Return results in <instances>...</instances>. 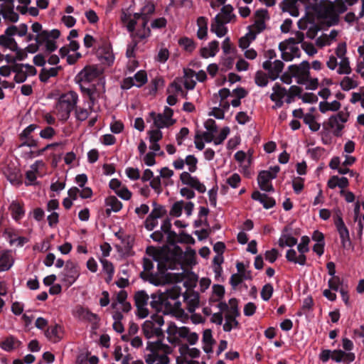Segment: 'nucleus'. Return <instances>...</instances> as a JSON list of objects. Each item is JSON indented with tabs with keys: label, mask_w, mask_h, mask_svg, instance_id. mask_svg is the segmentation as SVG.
<instances>
[{
	"label": "nucleus",
	"mask_w": 364,
	"mask_h": 364,
	"mask_svg": "<svg viewBox=\"0 0 364 364\" xmlns=\"http://www.w3.org/2000/svg\"><path fill=\"white\" fill-rule=\"evenodd\" d=\"M281 247H293L297 243V239L289 234L282 233L278 241Z\"/></svg>",
	"instance_id": "nucleus-53"
},
{
	"label": "nucleus",
	"mask_w": 364,
	"mask_h": 364,
	"mask_svg": "<svg viewBox=\"0 0 364 364\" xmlns=\"http://www.w3.org/2000/svg\"><path fill=\"white\" fill-rule=\"evenodd\" d=\"M340 107L341 103L337 100H334L331 102H321L319 103V110L322 113H325L328 111H338Z\"/></svg>",
	"instance_id": "nucleus-54"
},
{
	"label": "nucleus",
	"mask_w": 364,
	"mask_h": 364,
	"mask_svg": "<svg viewBox=\"0 0 364 364\" xmlns=\"http://www.w3.org/2000/svg\"><path fill=\"white\" fill-rule=\"evenodd\" d=\"M28 26L25 23H21L18 26H11L7 28V33L10 35H18V36H25L27 34Z\"/></svg>",
	"instance_id": "nucleus-52"
},
{
	"label": "nucleus",
	"mask_w": 364,
	"mask_h": 364,
	"mask_svg": "<svg viewBox=\"0 0 364 364\" xmlns=\"http://www.w3.org/2000/svg\"><path fill=\"white\" fill-rule=\"evenodd\" d=\"M183 296L186 309L189 313H194L200 304L199 294L193 290H186Z\"/></svg>",
	"instance_id": "nucleus-28"
},
{
	"label": "nucleus",
	"mask_w": 364,
	"mask_h": 364,
	"mask_svg": "<svg viewBox=\"0 0 364 364\" xmlns=\"http://www.w3.org/2000/svg\"><path fill=\"white\" fill-rule=\"evenodd\" d=\"M182 78H176L168 86L167 92L168 93L180 95L183 98H187V92L183 89Z\"/></svg>",
	"instance_id": "nucleus-40"
},
{
	"label": "nucleus",
	"mask_w": 364,
	"mask_h": 364,
	"mask_svg": "<svg viewBox=\"0 0 364 364\" xmlns=\"http://www.w3.org/2000/svg\"><path fill=\"white\" fill-rule=\"evenodd\" d=\"M101 74V71L95 65L86 66L82 69L76 76V80L80 84V87L84 85L87 86L88 85L97 82V80H102L99 79Z\"/></svg>",
	"instance_id": "nucleus-12"
},
{
	"label": "nucleus",
	"mask_w": 364,
	"mask_h": 364,
	"mask_svg": "<svg viewBox=\"0 0 364 364\" xmlns=\"http://www.w3.org/2000/svg\"><path fill=\"white\" fill-rule=\"evenodd\" d=\"M272 179V176H270V173L267 171H260L257 177V181L260 189L266 192L274 191V188L271 182Z\"/></svg>",
	"instance_id": "nucleus-33"
},
{
	"label": "nucleus",
	"mask_w": 364,
	"mask_h": 364,
	"mask_svg": "<svg viewBox=\"0 0 364 364\" xmlns=\"http://www.w3.org/2000/svg\"><path fill=\"white\" fill-rule=\"evenodd\" d=\"M63 331L58 324L49 326L45 332L46 338L52 343H56L63 338Z\"/></svg>",
	"instance_id": "nucleus-36"
},
{
	"label": "nucleus",
	"mask_w": 364,
	"mask_h": 364,
	"mask_svg": "<svg viewBox=\"0 0 364 364\" xmlns=\"http://www.w3.org/2000/svg\"><path fill=\"white\" fill-rule=\"evenodd\" d=\"M230 310L229 313L225 315V323L223 324V330L230 332L232 328H237L239 325L236 317L239 315L237 308V300L235 298L229 300Z\"/></svg>",
	"instance_id": "nucleus-18"
},
{
	"label": "nucleus",
	"mask_w": 364,
	"mask_h": 364,
	"mask_svg": "<svg viewBox=\"0 0 364 364\" xmlns=\"http://www.w3.org/2000/svg\"><path fill=\"white\" fill-rule=\"evenodd\" d=\"M302 90L300 87L296 85H292L289 87V90H287V97L285 98V102L287 104H290L294 100V97L296 96H299Z\"/></svg>",
	"instance_id": "nucleus-59"
},
{
	"label": "nucleus",
	"mask_w": 364,
	"mask_h": 364,
	"mask_svg": "<svg viewBox=\"0 0 364 364\" xmlns=\"http://www.w3.org/2000/svg\"><path fill=\"white\" fill-rule=\"evenodd\" d=\"M135 306L137 308L136 315L140 318H144L149 315L147 309L149 296L145 291H138L135 293L134 296Z\"/></svg>",
	"instance_id": "nucleus-23"
},
{
	"label": "nucleus",
	"mask_w": 364,
	"mask_h": 364,
	"mask_svg": "<svg viewBox=\"0 0 364 364\" xmlns=\"http://www.w3.org/2000/svg\"><path fill=\"white\" fill-rule=\"evenodd\" d=\"M313 10L318 17L324 20L329 26L335 25L338 22V17L333 9L332 2L321 1L314 2L312 5Z\"/></svg>",
	"instance_id": "nucleus-9"
},
{
	"label": "nucleus",
	"mask_w": 364,
	"mask_h": 364,
	"mask_svg": "<svg viewBox=\"0 0 364 364\" xmlns=\"http://www.w3.org/2000/svg\"><path fill=\"white\" fill-rule=\"evenodd\" d=\"M203 349L206 353L213 352V345L215 341L213 338L212 331L210 329H205L203 333Z\"/></svg>",
	"instance_id": "nucleus-43"
},
{
	"label": "nucleus",
	"mask_w": 364,
	"mask_h": 364,
	"mask_svg": "<svg viewBox=\"0 0 364 364\" xmlns=\"http://www.w3.org/2000/svg\"><path fill=\"white\" fill-rule=\"evenodd\" d=\"M0 13L5 20L16 22L18 14L14 11V0H0Z\"/></svg>",
	"instance_id": "nucleus-26"
},
{
	"label": "nucleus",
	"mask_w": 364,
	"mask_h": 364,
	"mask_svg": "<svg viewBox=\"0 0 364 364\" xmlns=\"http://www.w3.org/2000/svg\"><path fill=\"white\" fill-rule=\"evenodd\" d=\"M82 92L86 95L90 101L92 105H94L100 98L102 97L105 92V82L97 80V82L85 86L81 85Z\"/></svg>",
	"instance_id": "nucleus-13"
},
{
	"label": "nucleus",
	"mask_w": 364,
	"mask_h": 364,
	"mask_svg": "<svg viewBox=\"0 0 364 364\" xmlns=\"http://www.w3.org/2000/svg\"><path fill=\"white\" fill-rule=\"evenodd\" d=\"M143 267L145 272H147V279L150 283L159 286L164 284L165 279L163 277L152 273H149L154 268V263L151 259L144 258Z\"/></svg>",
	"instance_id": "nucleus-31"
},
{
	"label": "nucleus",
	"mask_w": 364,
	"mask_h": 364,
	"mask_svg": "<svg viewBox=\"0 0 364 364\" xmlns=\"http://www.w3.org/2000/svg\"><path fill=\"white\" fill-rule=\"evenodd\" d=\"M287 90L285 87H282L278 82L275 83L272 87V93L270 95V99L274 102L273 108L282 107L284 101L283 99L287 97Z\"/></svg>",
	"instance_id": "nucleus-29"
},
{
	"label": "nucleus",
	"mask_w": 364,
	"mask_h": 364,
	"mask_svg": "<svg viewBox=\"0 0 364 364\" xmlns=\"http://www.w3.org/2000/svg\"><path fill=\"white\" fill-rule=\"evenodd\" d=\"M12 72L15 73L14 80L17 83L25 82L28 76L35 75L36 69L28 64H12Z\"/></svg>",
	"instance_id": "nucleus-19"
},
{
	"label": "nucleus",
	"mask_w": 364,
	"mask_h": 364,
	"mask_svg": "<svg viewBox=\"0 0 364 364\" xmlns=\"http://www.w3.org/2000/svg\"><path fill=\"white\" fill-rule=\"evenodd\" d=\"M173 110L168 107H165L163 113L151 112L149 114L150 119L153 120L154 127L160 129L168 128L176 122V120L173 119Z\"/></svg>",
	"instance_id": "nucleus-11"
},
{
	"label": "nucleus",
	"mask_w": 364,
	"mask_h": 364,
	"mask_svg": "<svg viewBox=\"0 0 364 364\" xmlns=\"http://www.w3.org/2000/svg\"><path fill=\"white\" fill-rule=\"evenodd\" d=\"M166 235L167 242L173 247L169 249L164 257V261L159 264V266L162 265L166 269H178L181 267L183 264H191L194 258L195 252L191 250L190 254H184L182 249L176 245L178 243V235L174 231H169Z\"/></svg>",
	"instance_id": "nucleus-2"
},
{
	"label": "nucleus",
	"mask_w": 364,
	"mask_h": 364,
	"mask_svg": "<svg viewBox=\"0 0 364 364\" xmlns=\"http://www.w3.org/2000/svg\"><path fill=\"white\" fill-rule=\"evenodd\" d=\"M55 134H56V131L50 126H48V127H45L39 133V136L42 139H47V140L52 139Z\"/></svg>",
	"instance_id": "nucleus-63"
},
{
	"label": "nucleus",
	"mask_w": 364,
	"mask_h": 364,
	"mask_svg": "<svg viewBox=\"0 0 364 364\" xmlns=\"http://www.w3.org/2000/svg\"><path fill=\"white\" fill-rule=\"evenodd\" d=\"M289 73L296 79L298 84L305 83L310 75V64L308 61L304 60L296 65H291L288 68Z\"/></svg>",
	"instance_id": "nucleus-16"
},
{
	"label": "nucleus",
	"mask_w": 364,
	"mask_h": 364,
	"mask_svg": "<svg viewBox=\"0 0 364 364\" xmlns=\"http://www.w3.org/2000/svg\"><path fill=\"white\" fill-rule=\"evenodd\" d=\"M14 264L11 250H0V272L9 270Z\"/></svg>",
	"instance_id": "nucleus-38"
},
{
	"label": "nucleus",
	"mask_w": 364,
	"mask_h": 364,
	"mask_svg": "<svg viewBox=\"0 0 364 364\" xmlns=\"http://www.w3.org/2000/svg\"><path fill=\"white\" fill-rule=\"evenodd\" d=\"M304 122L309 125V129L313 132H317L320 129V124L316 122L311 114H306L304 117Z\"/></svg>",
	"instance_id": "nucleus-58"
},
{
	"label": "nucleus",
	"mask_w": 364,
	"mask_h": 364,
	"mask_svg": "<svg viewBox=\"0 0 364 364\" xmlns=\"http://www.w3.org/2000/svg\"><path fill=\"white\" fill-rule=\"evenodd\" d=\"M334 224L341 238V243L344 249H349L351 246L349 231L345 225L342 213L340 210H337L333 215Z\"/></svg>",
	"instance_id": "nucleus-15"
},
{
	"label": "nucleus",
	"mask_w": 364,
	"mask_h": 364,
	"mask_svg": "<svg viewBox=\"0 0 364 364\" xmlns=\"http://www.w3.org/2000/svg\"><path fill=\"white\" fill-rule=\"evenodd\" d=\"M147 74L144 70L138 71L134 77H125L121 84L123 90H129L133 86L141 87L147 82Z\"/></svg>",
	"instance_id": "nucleus-20"
},
{
	"label": "nucleus",
	"mask_w": 364,
	"mask_h": 364,
	"mask_svg": "<svg viewBox=\"0 0 364 364\" xmlns=\"http://www.w3.org/2000/svg\"><path fill=\"white\" fill-rule=\"evenodd\" d=\"M284 64L280 60H274L273 62L265 60L262 63V68L267 72L271 80H277L283 70Z\"/></svg>",
	"instance_id": "nucleus-25"
},
{
	"label": "nucleus",
	"mask_w": 364,
	"mask_h": 364,
	"mask_svg": "<svg viewBox=\"0 0 364 364\" xmlns=\"http://www.w3.org/2000/svg\"><path fill=\"white\" fill-rule=\"evenodd\" d=\"M346 44L345 43H339L335 51L336 55L340 59L337 70V73L339 75H349L352 72L349 58L346 55Z\"/></svg>",
	"instance_id": "nucleus-17"
},
{
	"label": "nucleus",
	"mask_w": 364,
	"mask_h": 364,
	"mask_svg": "<svg viewBox=\"0 0 364 364\" xmlns=\"http://www.w3.org/2000/svg\"><path fill=\"white\" fill-rule=\"evenodd\" d=\"M181 293V288L177 285H173L166 289L165 292L159 295L152 294L151 306L157 311L164 309L166 313L183 312L181 303L177 300Z\"/></svg>",
	"instance_id": "nucleus-3"
},
{
	"label": "nucleus",
	"mask_w": 364,
	"mask_h": 364,
	"mask_svg": "<svg viewBox=\"0 0 364 364\" xmlns=\"http://www.w3.org/2000/svg\"><path fill=\"white\" fill-rule=\"evenodd\" d=\"M274 289L271 284H266L261 291V297L264 301H269L273 294Z\"/></svg>",
	"instance_id": "nucleus-62"
},
{
	"label": "nucleus",
	"mask_w": 364,
	"mask_h": 364,
	"mask_svg": "<svg viewBox=\"0 0 364 364\" xmlns=\"http://www.w3.org/2000/svg\"><path fill=\"white\" fill-rule=\"evenodd\" d=\"M61 70V66H56L49 69L43 68L39 73V79L43 82H47L50 77H56Z\"/></svg>",
	"instance_id": "nucleus-44"
},
{
	"label": "nucleus",
	"mask_w": 364,
	"mask_h": 364,
	"mask_svg": "<svg viewBox=\"0 0 364 364\" xmlns=\"http://www.w3.org/2000/svg\"><path fill=\"white\" fill-rule=\"evenodd\" d=\"M146 350L150 351L145 357L146 364H168V355L173 350L172 347L164 343L161 340L147 342Z\"/></svg>",
	"instance_id": "nucleus-5"
},
{
	"label": "nucleus",
	"mask_w": 364,
	"mask_h": 364,
	"mask_svg": "<svg viewBox=\"0 0 364 364\" xmlns=\"http://www.w3.org/2000/svg\"><path fill=\"white\" fill-rule=\"evenodd\" d=\"M254 17V23L249 26V30L257 35L266 28V21L269 19V16L267 9H259L255 12Z\"/></svg>",
	"instance_id": "nucleus-22"
},
{
	"label": "nucleus",
	"mask_w": 364,
	"mask_h": 364,
	"mask_svg": "<svg viewBox=\"0 0 364 364\" xmlns=\"http://www.w3.org/2000/svg\"><path fill=\"white\" fill-rule=\"evenodd\" d=\"M60 33L57 29L50 31H43L39 35H36L35 43H31L27 46V50L30 53L37 52L40 46H44L45 50L51 53L58 48L56 39L59 38Z\"/></svg>",
	"instance_id": "nucleus-6"
},
{
	"label": "nucleus",
	"mask_w": 364,
	"mask_h": 364,
	"mask_svg": "<svg viewBox=\"0 0 364 364\" xmlns=\"http://www.w3.org/2000/svg\"><path fill=\"white\" fill-rule=\"evenodd\" d=\"M21 342L13 336L6 337L0 344V347L5 351L10 352L18 348Z\"/></svg>",
	"instance_id": "nucleus-41"
},
{
	"label": "nucleus",
	"mask_w": 364,
	"mask_h": 364,
	"mask_svg": "<svg viewBox=\"0 0 364 364\" xmlns=\"http://www.w3.org/2000/svg\"><path fill=\"white\" fill-rule=\"evenodd\" d=\"M326 150L324 148L317 146L313 149H309L308 153L311 158L314 160L318 161L321 159L325 154Z\"/></svg>",
	"instance_id": "nucleus-60"
},
{
	"label": "nucleus",
	"mask_w": 364,
	"mask_h": 364,
	"mask_svg": "<svg viewBox=\"0 0 364 364\" xmlns=\"http://www.w3.org/2000/svg\"><path fill=\"white\" fill-rule=\"evenodd\" d=\"M179 45L183 48V49L188 52H192L195 48L196 45L194 41L188 38H182L178 41Z\"/></svg>",
	"instance_id": "nucleus-61"
},
{
	"label": "nucleus",
	"mask_w": 364,
	"mask_h": 364,
	"mask_svg": "<svg viewBox=\"0 0 364 364\" xmlns=\"http://www.w3.org/2000/svg\"><path fill=\"white\" fill-rule=\"evenodd\" d=\"M217 15L220 16V20L227 23L231 22V21L235 18L233 14V7L230 4L224 5L221 9L220 13Z\"/></svg>",
	"instance_id": "nucleus-49"
},
{
	"label": "nucleus",
	"mask_w": 364,
	"mask_h": 364,
	"mask_svg": "<svg viewBox=\"0 0 364 364\" xmlns=\"http://www.w3.org/2000/svg\"><path fill=\"white\" fill-rule=\"evenodd\" d=\"M179 352L181 357L186 358L187 356L191 358H197L200 355V351L196 348H189L186 344H181L179 347Z\"/></svg>",
	"instance_id": "nucleus-50"
},
{
	"label": "nucleus",
	"mask_w": 364,
	"mask_h": 364,
	"mask_svg": "<svg viewBox=\"0 0 364 364\" xmlns=\"http://www.w3.org/2000/svg\"><path fill=\"white\" fill-rule=\"evenodd\" d=\"M164 323V320L162 316L158 314L152 316L150 319L145 321L142 324L143 334L148 339L154 337L164 338V334L161 329Z\"/></svg>",
	"instance_id": "nucleus-8"
},
{
	"label": "nucleus",
	"mask_w": 364,
	"mask_h": 364,
	"mask_svg": "<svg viewBox=\"0 0 364 364\" xmlns=\"http://www.w3.org/2000/svg\"><path fill=\"white\" fill-rule=\"evenodd\" d=\"M9 210L16 222H19L25 216L24 203L21 201L13 200L9 205Z\"/></svg>",
	"instance_id": "nucleus-32"
},
{
	"label": "nucleus",
	"mask_w": 364,
	"mask_h": 364,
	"mask_svg": "<svg viewBox=\"0 0 364 364\" xmlns=\"http://www.w3.org/2000/svg\"><path fill=\"white\" fill-rule=\"evenodd\" d=\"M17 43L14 38V35L7 33L6 28L4 34L0 36V46L12 50L17 49Z\"/></svg>",
	"instance_id": "nucleus-46"
},
{
	"label": "nucleus",
	"mask_w": 364,
	"mask_h": 364,
	"mask_svg": "<svg viewBox=\"0 0 364 364\" xmlns=\"http://www.w3.org/2000/svg\"><path fill=\"white\" fill-rule=\"evenodd\" d=\"M257 34L249 30L244 36L239 39V47L242 49H246L249 47L250 43L255 40Z\"/></svg>",
	"instance_id": "nucleus-55"
},
{
	"label": "nucleus",
	"mask_w": 364,
	"mask_h": 364,
	"mask_svg": "<svg viewBox=\"0 0 364 364\" xmlns=\"http://www.w3.org/2000/svg\"><path fill=\"white\" fill-rule=\"evenodd\" d=\"M286 259L289 262L294 264H299L302 266L305 265L306 262V255L299 253V255L297 256L296 252L294 249H289L287 251Z\"/></svg>",
	"instance_id": "nucleus-47"
},
{
	"label": "nucleus",
	"mask_w": 364,
	"mask_h": 364,
	"mask_svg": "<svg viewBox=\"0 0 364 364\" xmlns=\"http://www.w3.org/2000/svg\"><path fill=\"white\" fill-rule=\"evenodd\" d=\"M226 23H227L223 22V21L220 20L219 15H216L211 23L210 31L215 33L218 37L221 38L228 32V29L225 26Z\"/></svg>",
	"instance_id": "nucleus-37"
},
{
	"label": "nucleus",
	"mask_w": 364,
	"mask_h": 364,
	"mask_svg": "<svg viewBox=\"0 0 364 364\" xmlns=\"http://www.w3.org/2000/svg\"><path fill=\"white\" fill-rule=\"evenodd\" d=\"M235 159L239 163L242 173L248 176L250 174V166L251 165V158L247 157V154L243 151H238L235 154Z\"/></svg>",
	"instance_id": "nucleus-34"
},
{
	"label": "nucleus",
	"mask_w": 364,
	"mask_h": 364,
	"mask_svg": "<svg viewBox=\"0 0 364 364\" xmlns=\"http://www.w3.org/2000/svg\"><path fill=\"white\" fill-rule=\"evenodd\" d=\"M334 224L341 238V243L344 249H349L351 246L349 231L345 225L342 213L340 210H337L333 215Z\"/></svg>",
	"instance_id": "nucleus-14"
},
{
	"label": "nucleus",
	"mask_w": 364,
	"mask_h": 364,
	"mask_svg": "<svg viewBox=\"0 0 364 364\" xmlns=\"http://www.w3.org/2000/svg\"><path fill=\"white\" fill-rule=\"evenodd\" d=\"M78 95L75 92L70 91L60 96L54 109V114L60 121H66L70 112L76 107Z\"/></svg>",
	"instance_id": "nucleus-7"
},
{
	"label": "nucleus",
	"mask_w": 364,
	"mask_h": 364,
	"mask_svg": "<svg viewBox=\"0 0 364 364\" xmlns=\"http://www.w3.org/2000/svg\"><path fill=\"white\" fill-rule=\"evenodd\" d=\"M106 214L109 216L112 212L117 213L122 208V203L116 196H110L105 199Z\"/></svg>",
	"instance_id": "nucleus-39"
},
{
	"label": "nucleus",
	"mask_w": 364,
	"mask_h": 364,
	"mask_svg": "<svg viewBox=\"0 0 364 364\" xmlns=\"http://www.w3.org/2000/svg\"><path fill=\"white\" fill-rule=\"evenodd\" d=\"M279 48L282 52V58L285 61H291L295 58H299L301 50L298 46L288 43L287 41L281 42Z\"/></svg>",
	"instance_id": "nucleus-24"
},
{
	"label": "nucleus",
	"mask_w": 364,
	"mask_h": 364,
	"mask_svg": "<svg viewBox=\"0 0 364 364\" xmlns=\"http://www.w3.org/2000/svg\"><path fill=\"white\" fill-rule=\"evenodd\" d=\"M269 79V75L264 71L258 70L255 73V82L259 87H266L268 85Z\"/></svg>",
	"instance_id": "nucleus-57"
},
{
	"label": "nucleus",
	"mask_w": 364,
	"mask_h": 364,
	"mask_svg": "<svg viewBox=\"0 0 364 364\" xmlns=\"http://www.w3.org/2000/svg\"><path fill=\"white\" fill-rule=\"evenodd\" d=\"M153 5L145 6L141 13L134 14L122 13L121 21L130 33L132 42L127 46L126 56L129 58L135 57V50L139 41L148 38L151 36L150 28L147 26L150 15L154 12Z\"/></svg>",
	"instance_id": "nucleus-1"
},
{
	"label": "nucleus",
	"mask_w": 364,
	"mask_h": 364,
	"mask_svg": "<svg viewBox=\"0 0 364 364\" xmlns=\"http://www.w3.org/2000/svg\"><path fill=\"white\" fill-rule=\"evenodd\" d=\"M73 316L81 320L89 321L92 323H97L100 318L96 314L91 312L88 309L82 306H77L73 310Z\"/></svg>",
	"instance_id": "nucleus-30"
},
{
	"label": "nucleus",
	"mask_w": 364,
	"mask_h": 364,
	"mask_svg": "<svg viewBox=\"0 0 364 364\" xmlns=\"http://www.w3.org/2000/svg\"><path fill=\"white\" fill-rule=\"evenodd\" d=\"M167 340L174 346L182 344L183 341H186L189 345L193 346L198 341V335L195 332H191L187 326L178 327L175 323L170 322L166 329Z\"/></svg>",
	"instance_id": "nucleus-4"
},
{
	"label": "nucleus",
	"mask_w": 364,
	"mask_h": 364,
	"mask_svg": "<svg viewBox=\"0 0 364 364\" xmlns=\"http://www.w3.org/2000/svg\"><path fill=\"white\" fill-rule=\"evenodd\" d=\"M348 119V114L344 112H338L332 115L323 124L324 129L331 132L336 136H341L345 123Z\"/></svg>",
	"instance_id": "nucleus-10"
},
{
	"label": "nucleus",
	"mask_w": 364,
	"mask_h": 364,
	"mask_svg": "<svg viewBox=\"0 0 364 364\" xmlns=\"http://www.w3.org/2000/svg\"><path fill=\"white\" fill-rule=\"evenodd\" d=\"M219 50V43L217 41H213L208 43L207 47L200 49V55L204 58L213 57Z\"/></svg>",
	"instance_id": "nucleus-45"
},
{
	"label": "nucleus",
	"mask_w": 364,
	"mask_h": 364,
	"mask_svg": "<svg viewBox=\"0 0 364 364\" xmlns=\"http://www.w3.org/2000/svg\"><path fill=\"white\" fill-rule=\"evenodd\" d=\"M180 180L183 184L194 188L200 193H204L206 191V188L196 176H193L190 173L183 171L180 175Z\"/></svg>",
	"instance_id": "nucleus-27"
},
{
	"label": "nucleus",
	"mask_w": 364,
	"mask_h": 364,
	"mask_svg": "<svg viewBox=\"0 0 364 364\" xmlns=\"http://www.w3.org/2000/svg\"><path fill=\"white\" fill-rule=\"evenodd\" d=\"M16 53L15 56L11 57L9 55L6 56V60L8 63H16V60H23L27 58V53H29L27 50V47L25 49H21L17 46V49L12 50Z\"/></svg>",
	"instance_id": "nucleus-51"
},
{
	"label": "nucleus",
	"mask_w": 364,
	"mask_h": 364,
	"mask_svg": "<svg viewBox=\"0 0 364 364\" xmlns=\"http://www.w3.org/2000/svg\"><path fill=\"white\" fill-rule=\"evenodd\" d=\"M195 71L191 69L184 70V75L182 78L183 86L186 90H193L196 87V82L194 80Z\"/></svg>",
	"instance_id": "nucleus-48"
},
{
	"label": "nucleus",
	"mask_w": 364,
	"mask_h": 364,
	"mask_svg": "<svg viewBox=\"0 0 364 364\" xmlns=\"http://www.w3.org/2000/svg\"><path fill=\"white\" fill-rule=\"evenodd\" d=\"M252 198L255 200L259 201L262 204L265 209L273 208L276 205L275 200L265 193H261L258 191H255L252 193Z\"/></svg>",
	"instance_id": "nucleus-35"
},
{
	"label": "nucleus",
	"mask_w": 364,
	"mask_h": 364,
	"mask_svg": "<svg viewBox=\"0 0 364 364\" xmlns=\"http://www.w3.org/2000/svg\"><path fill=\"white\" fill-rule=\"evenodd\" d=\"M62 275V282L66 286L70 287L80 276L78 265L72 261H68Z\"/></svg>",
	"instance_id": "nucleus-21"
},
{
	"label": "nucleus",
	"mask_w": 364,
	"mask_h": 364,
	"mask_svg": "<svg viewBox=\"0 0 364 364\" xmlns=\"http://www.w3.org/2000/svg\"><path fill=\"white\" fill-rule=\"evenodd\" d=\"M100 262L102 266V272L106 274L105 280L107 284H109L114 274V267L110 261L105 258H100Z\"/></svg>",
	"instance_id": "nucleus-42"
},
{
	"label": "nucleus",
	"mask_w": 364,
	"mask_h": 364,
	"mask_svg": "<svg viewBox=\"0 0 364 364\" xmlns=\"http://www.w3.org/2000/svg\"><path fill=\"white\" fill-rule=\"evenodd\" d=\"M358 82L353 77H344L340 82V86L343 91H349L357 87Z\"/></svg>",
	"instance_id": "nucleus-56"
},
{
	"label": "nucleus",
	"mask_w": 364,
	"mask_h": 364,
	"mask_svg": "<svg viewBox=\"0 0 364 364\" xmlns=\"http://www.w3.org/2000/svg\"><path fill=\"white\" fill-rule=\"evenodd\" d=\"M99 359L97 356L93 355L87 358L86 355H81L77 357V364H98Z\"/></svg>",
	"instance_id": "nucleus-64"
}]
</instances>
